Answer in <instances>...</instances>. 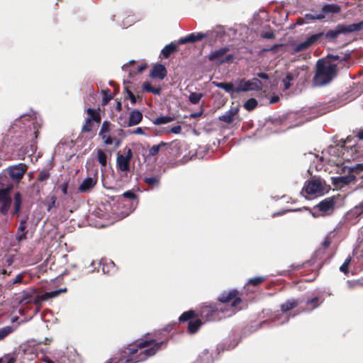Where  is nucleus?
<instances>
[{
	"label": "nucleus",
	"mask_w": 363,
	"mask_h": 363,
	"mask_svg": "<svg viewBox=\"0 0 363 363\" xmlns=\"http://www.w3.org/2000/svg\"><path fill=\"white\" fill-rule=\"evenodd\" d=\"M257 101L255 98H250L243 104V107L248 111L254 110L257 106Z\"/></svg>",
	"instance_id": "obj_38"
},
{
	"label": "nucleus",
	"mask_w": 363,
	"mask_h": 363,
	"mask_svg": "<svg viewBox=\"0 0 363 363\" xmlns=\"http://www.w3.org/2000/svg\"><path fill=\"white\" fill-rule=\"evenodd\" d=\"M104 96L103 98V104H106L108 103L109 101H111L113 98L112 95L110 94V90L107 89L106 91H104Z\"/></svg>",
	"instance_id": "obj_53"
},
{
	"label": "nucleus",
	"mask_w": 363,
	"mask_h": 363,
	"mask_svg": "<svg viewBox=\"0 0 363 363\" xmlns=\"http://www.w3.org/2000/svg\"><path fill=\"white\" fill-rule=\"evenodd\" d=\"M143 89L145 92L152 93L157 95H160L162 92L160 87H153L149 82H145L143 84Z\"/></svg>",
	"instance_id": "obj_30"
},
{
	"label": "nucleus",
	"mask_w": 363,
	"mask_h": 363,
	"mask_svg": "<svg viewBox=\"0 0 363 363\" xmlns=\"http://www.w3.org/2000/svg\"><path fill=\"white\" fill-rule=\"evenodd\" d=\"M249 90H252L250 81V80H247V81L242 80L240 83L239 86L235 88V91L236 93H239L241 91H247Z\"/></svg>",
	"instance_id": "obj_34"
},
{
	"label": "nucleus",
	"mask_w": 363,
	"mask_h": 363,
	"mask_svg": "<svg viewBox=\"0 0 363 363\" xmlns=\"http://www.w3.org/2000/svg\"><path fill=\"white\" fill-rule=\"evenodd\" d=\"M262 38L267 39H272L275 38V35L273 32H266L262 35Z\"/></svg>",
	"instance_id": "obj_59"
},
{
	"label": "nucleus",
	"mask_w": 363,
	"mask_h": 363,
	"mask_svg": "<svg viewBox=\"0 0 363 363\" xmlns=\"http://www.w3.org/2000/svg\"><path fill=\"white\" fill-rule=\"evenodd\" d=\"M23 203L22 195L19 191H17L13 195V208L12 216H19Z\"/></svg>",
	"instance_id": "obj_23"
},
{
	"label": "nucleus",
	"mask_w": 363,
	"mask_h": 363,
	"mask_svg": "<svg viewBox=\"0 0 363 363\" xmlns=\"http://www.w3.org/2000/svg\"><path fill=\"white\" fill-rule=\"evenodd\" d=\"M131 133L137 134V135H143V134H145V132L142 128L138 127L135 130L131 132Z\"/></svg>",
	"instance_id": "obj_61"
},
{
	"label": "nucleus",
	"mask_w": 363,
	"mask_h": 363,
	"mask_svg": "<svg viewBox=\"0 0 363 363\" xmlns=\"http://www.w3.org/2000/svg\"><path fill=\"white\" fill-rule=\"evenodd\" d=\"M167 71L164 65L157 64L152 68L150 72V77L153 79H163L167 76Z\"/></svg>",
	"instance_id": "obj_18"
},
{
	"label": "nucleus",
	"mask_w": 363,
	"mask_h": 363,
	"mask_svg": "<svg viewBox=\"0 0 363 363\" xmlns=\"http://www.w3.org/2000/svg\"><path fill=\"white\" fill-rule=\"evenodd\" d=\"M197 317V314L194 311L190 310L183 313L179 320L180 322H185L189 320L188 323V331L191 334L196 333L202 325V321L200 319L196 318L195 320L192 319Z\"/></svg>",
	"instance_id": "obj_8"
},
{
	"label": "nucleus",
	"mask_w": 363,
	"mask_h": 363,
	"mask_svg": "<svg viewBox=\"0 0 363 363\" xmlns=\"http://www.w3.org/2000/svg\"><path fill=\"white\" fill-rule=\"evenodd\" d=\"M350 173L352 177L353 184L356 189L363 188V164H359L350 168Z\"/></svg>",
	"instance_id": "obj_13"
},
{
	"label": "nucleus",
	"mask_w": 363,
	"mask_h": 363,
	"mask_svg": "<svg viewBox=\"0 0 363 363\" xmlns=\"http://www.w3.org/2000/svg\"><path fill=\"white\" fill-rule=\"evenodd\" d=\"M350 261H351V258L349 257H347L345 261L344 262V263L340 266V270L343 272L344 274H347L349 270H348V267H349V264L350 263Z\"/></svg>",
	"instance_id": "obj_51"
},
{
	"label": "nucleus",
	"mask_w": 363,
	"mask_h": 363,
	"mask_svg": "<svg viewBox=\"0 0 363 363\" xmlns=\"http://www.w3.org/2000/svg\"><path fill=\"white\" fill-rule=\"evenodd\" d=\"M125 155L118 154L116 157V167L123 172H130V163L133 158V152L130 148L125 149Z\"/></svg>",
	"instance_id": "obj_11"
},
{
	"label": "nucleus",
	"mask_w": 363,
	"mask_h": 363,
	"mask_svg": "<svg viewBox=\"0 0 363 363\" xmlns=\"http://www.w3.org/2000/svg\"><path fill=\"white\" fill-rule=\"evenodd\" d=\"M229 50L228 46L220 48L211 51L208 55V59L211 62L218 61L220 65L232 63L234 60V55L233 54H228Z\"/></svg>",
	"instance_id": "obj_5"
},
{
	"label": "nucleus",
	"mask_w": 363,
	"mask_h": 363,
	"mask_svg": "<svg viewBox=\"0 0 363 363\" xmlns=\"http://www.w3.org/2000/svg\"><path fill=\"white\" fill-rule=\"evenodd\" d=\"M111 145H114L115 147H118L121 144V140L116 138V137H112L111 138Z\"/></svg>",
	"instance_id": "obj_56"
},
{
	"label": "nucleus",
	"mask_w": 363,
	"mask_h": 363,
	"mask_svg": "<svg viewBox=\"0 0 363 363\" xmlns=\"http://www.w3.org/2000/svg\"><path fill=\"white\" fill-rule=\"evenodd\" d=\"M93 122H94L93 121H91V119L87 118L86 119V121H85L84 125L82 128V131L83 133H89V132H91L92 130V129H93V127H94Z\"/></svg>",
	"instance_id": "obj_46"
},
{
	"label": "nucleus",
	"mask_w": 363,
	"mask_h": 363,
	"mask_svg": "<svg viewBox=\"0 0 363 363\" xmlns=\"http://www.w3.org/2000/svg\"><path fill=\"white\" fill-rule=\"evenodd\" d=\"M303 191L307 194L313 195L322 192L323 191V186L319 179H312L305 183Z\"/></svg>",
	"instance_id": "obj_14"
},
{
	"label": "nucleus",
	"mask_w": 363,
	"mask_h": 363,
	"mask_svg": "<svg viewBox=\"0 0 363 363\" xmlns=\"http://www.w3.org/2000/svg\"><path fill=\"white\" fill-rule=\"evenodd\" d=\"M112 123L109 121H104L100 128L99 136L101 138L105 145H111Z\"/></svg>",
	"instance_id": "obj_12"
},
{
	"label": "nucleus",
	"mask_w": 363,
	"mask_h": 363,
	"mask_svg": "<svg viewBox=\"0 0 363 363\" xmlns=\"http://www.w3.org/2000/svg\"><path fill=\"white\" fill-rule=\"evenodd\" d=\"M309 48L306 40L298 43V45H295L293 48L292 53H297L303 50H306Z\"/></svg>",
	"instance_id": "obj_44"
},
{
	"label": "nucleus",
	"mask_w": 363,
	"mask_h": 363,
	"mask_svg": "<svg viewBox=\"0 0 363 363\" xmlns=\"http://www.w3.org/2000/svg\"><path fill=\"white\" fill-rule=\"evenodd\" d=\"M350 53L342 54L341 55L333 54L328 55V60H331L332 61L346 62L350 60Z\"/></svg>",
	"instance_id": "obj_33"
},
{
	"label": "nucleus",
	"mask_w": 363,
	"mask_h": 363,
	"mask_svg": "<svg viewBox=\"0 0 363 363\" xmlns=\"http://www.w3.org/2000/svg\"><path fill=\"white\" fill-rule=\"evenodd\" d=\"M33 294H34V293L32 291L30 292L27 291H23V294H22V296L20 300V302L21 303H25V304L31 303L33 301Z\"/></svg>",
	"instance_id": "obj_37"
},
{
	"label": "nucleus",
	"mask_w": 363,
	"mask_h": 363,
	"mask_svg": "<svg viewBox=\"0 0 363 363\" xmlns=\"http://www.w3.org/2000/svg\"><path fill=\"white\" fill-rule=\"evenodd\" d=\"M172 121L173 118L170 116H160L155 119L154 123L156 125H163L167 124Z\"/></svg>",
	"instance_id": "obj_45"
},
{
	"label": "nucleus",
	"mask_w": 363,
	"mask_h": 363,
	"mask_svg": "<svg viewBox=\"0 0 363 363\" xmlns=\"http://www.w3.org/2000/svg\"><path fill=\"white\" fill-rule=\"evenodd\" d=\"M266 280V278L264 277H256L251 278L248 280L247 284L253 286H259Z\"/></svg>",
	"instance_id": "obj_41"
},
{
	"label": "nucleus",
	"mask_w": 363,
	"mask_h": 363,
	"mask_svg": "<svg viewBox=\"0 0 363 363\" xmlns=\"http://www.w3.org/2000/svg\"><path fill=\"white\" fill-rule=\"evenodd\" d=\"M59 188L61 189L62 192L64 195H66L67 194V189H68V183L64 182L62 184L59 186Z\"/></svg>",
	"instance_id": "obj_58"
},
{
	"label": "nucleus",
	"mask_w": 363,
	"mask_h": 363,
	"mask_svg": "<svg viewBox=\"0 0 363 363\" xmlns=\"http://www.w3.org/2000/svg\"><path fill=\"white\" fill-rule=\"evenodd\" d=\"M238 107H231L225 114L220 116L218 119L226 124H231L234 120L235 116L238 113Z\"/></svg>",
	"instance_id": "obj_20"
},
{
	"label": "nucleus",
	"mask_w": 363,
	"mask_h": 363,
	"mask_svg": "<svg viewBox=\"0 0 363 363\" xmlns=\"http://www.w3.org/2000/svg\"><path fill=\"white\" fill-rule=\"evenodd\" d=\"M28 169V166L25 163H18L9 166L6 171L11 180L16 184L21 182Z\"/></svg>",
	"instance_id": "obj_7"
},
{
	"label": "nucleus",
	"mask_w": 363,
	"mask_h": 363,
	"mask_svg": "<svg viewBox=\"0 0 363 363\" xmlns=\"http://www.w3.org/2000/svg\"><path fill=\"white\" fill-rule=\"evenodd\" d=\"M28 220V216H26L20 220L19 226L16 235V238L18 242L26 239L28 233V230H26Z\"/></svg>",
	"instance_id": "obj_17"
},
{
	"label": "nucleus",
	"mask_w": 363,
	"mask_h": 363,
	"mask_svg": "<svg viewBox=\"0 0 363 363\" xmlns=\"http://www.w3.org/2000/svg\"><path fill=\"white\" fill-rule=\"evenodd\" d=\"M226 310L218 304L205 305L201 308L200 316L206 320H214L219 312L224 313Z\"/></svg>",
	"instance_id": "obj_9"
},
{
	"label": "nucleus",
	"mask_w": 363,
	"mask_h": 363,
	"mask_svg": "<svg viewBox=\"0 0 363 363\" xmlns=\"http://www.w3.org/2000/svg\"><path fill=\"white\" fill-rule=\"evenodd\" d=\"M26 272H23L18 274L12 281H9L5 284V288L6 289L11 290L13 288V286L15 284H23V279L26 277Z\"/></svg>",
	"instance_id": "obj_26"
},
{
	"label": "nucleus",
	"mask_w": 363,
	"mask_h": 363,
	"mask_svg": "<svg viewBox=\"0 0 363 363\" xmlns=\"http://www.w3.org/2000/svg\"><path fill=\"white\" fill-rule=\"evenodd\" d=\"M301 303L302 301L298 299H289L281 305L280 308L283 313H287L296 308Z\"/></svg>",
	"instance_id": "obj_24"
},
{
	"label": "nucleus",
	"mask_w": 363,
	"mask_h": 363,
	"mask_svg": "<svg viewBox=\"0 0 363 363\" xmlns=\"http://www.w3.org/2000/svg\"><path fill=\"white\" fill-rule=\"evenodd\" d=\"M335 199L334 197H328L318 203L314 208H317L326 214H330L335 209Z\"/></svg>",
	"instance_id": "obj_15"
},
{
	"label": "nucleus",
	"mask_w": 363,
	"mask_h": 363,
	"mask_svg": "<svg viewBox=\"0 0 363 363\" xmlns=\"http://www.w3.org/2000/svg\"><path fill=\"white\" fill-rule=\"evenodd\" d=\"M301 69L296 68L292 72H288L286 75L285 79H283L284 88L285 90L289 89L291 86V82L298 78L300 74Z\"/></svg>",
	"instance_id": "obj_22"
},
{
	"label": "nucleus",
	"mask_w": 363,
	"mask_h": 363,
	"mask_svg": "<svg viewBox=\"0 0 363 363\" xmlns=\"http://www.w3.org/2000/svg\"><path fill=\"white\" fill-rule=\"evenodd\" d=\"M304 18L307 21H315V20H323V18H325V15L323 13H319V14H316V15H313V14H311V13H306L304 15Z\"/></svg>",
	"instance_id": "obj_48"
},
{
	"label": "nucleus",
	"mask_w": 363,
	"mask_h": 363,
	"mask_svg": "<svg viewBox=\"0 0 363 363\" xmlns=\"http://www.w3.org/2000/svg\"><path fill=\"white\" fill-rule=\"evenodd\" d=\"M150 336L151 335L147 333L144 338L129 345L121 352L120 357L115 363L142 362L155 356L166 347L167 340H158Z\"/></svg>",
	"instance_id": "obj_1"
},
{
	"label": "nucleus",
	"mask_w": 363,
	"mask_h": 363,
	"mask_svg": "<svg viewBox=\"0 0 363 363\" xmlns=\"http://www.w3.org/2000/svg\"><path fill=\"white\" fill-rule=\"evenodd\" d=\"M86 111V113L89 116L88 118L91 119L96 123H101V117L99 113V110L88 108Z\"/></svg>",
	"instance_id": "obj_29"
},
{
	"label": "nucleus",
	"mask_w": 363,
	"mask_h": 363,
	"mask_svg": "<svg viewBox=\"0 0 363 363\" xmlns=\"http://www.w3.org/2000/svg\"><path fill=\"white\" fill-rule=\"evenodd\" d=\"M352 213L355 216H359L363 213V201L353 208Z\"/></svg>",
	"instance_id": "obj_50"
},
{
	"label": "nucleus",
	"mask_w": 363,
	"mask_h": 363,
	"mask_svg": "<svg viewBox=\"0 0 363 363\" xmlns=\"http://www.w3.org/2000/svg\"><path fill=\"white\" fill-rule=\"evenodd\" d=\"M97 183L96 178L86 177L83 180L79 185L78 190L79 192L86 193L89 192L92 188L95 186Z\"/></svg>",
	"instance_id": "obj_21"
},
{
	"label": "nucleus",
	"mask_w": 363,
	"mask_h": 363,
	"mask_svg": "<svg viewBox=\"0 0 363 363\" xmlns=\"http://www.w3.org/2000/svg\"><path fill=\"white\" fill-rule=\"evenodd\" d=\"M126 92L128 94V96L131 103L133 104H135L136 103V101H137L136 96L133 94V92L131 91H130L128 89H126Z\"/></svg>",
	"instance_id": "obj_55"
},
{
	"label": "nucleus",
	"mask_w": 363,
	"mask_h": 363,
	"mask_svg": "<svg viewBox=\"0 0 363 363\" xmlns=\"http://www.w3.org/2000/svg\"><path fill=\"white\" fill-rule=\"evenodd\" d=\"M50 177V174L48 169H43L40 171L38 175L37 181L39 182H43L47 181Z\"/></svg>",
	"instance_id": "obj_43"
},
{
	"label": "nucleus",
	"mask_w": 363,
	"mask_h": 363,
	"mask_svg": "<svg viewBox=\"0 0 363 363\" xmlns=\"http://www.w3.org/2000/svg\"><path fill=\"white\" fill-rule=\"evenodd\" d=\"M335 184L337 185L339 184H343V185H348V184H353L352 182V177L350 173V170H349V172L347 175L341 176L335 178L334 179Z\"/></svg>",
	"instance_id": "obj_27"
},
{
	"label": "nucleus",
	"mask_w": 363,
	"mask_h": 363,
	"mask_svg": "<svg viewBox=\"0 0 363 363\" xmlns=\"http://www.w3.org/2000/svg\"><path fill=\"white\" fill-rule=\"evenodd\" d=\"M215 33V37L218 38L225 35V30L222 27H218L213 31H208L205 33H192L189 35L181 38L178 40L179 44H185L188 43H195L197 41H200L202 39L208 37L211 34Z\"/></svg>",
	"instance_id": "obj_4"
},
{
	"label": "nucleus",
	"mask_w": 363,
	"mask_h": 363,
	"mask_svg": "<svg viewBox=\"0 0 363 363\" xmlns=\"http://www.w3.org/2000/svg\"><path fill=\"white\" fill-rule=\"evenodd\" d=\"M257 76L259 77V78H261L262 79H269V75L266 73H264V72H259L257 74Z\"/></svg>",
	"instance_id": "obj_63"
},
{
	"label": "nucleus",
	"mask_w": 363,
	"mask_h": 363,
	"mask_svg": "<svg viewBox=\"0 0 363 363\" xmlns=\"http://www.w3.org/2000/svg\"><path fill=\"white\" fill-rule=\"evenodd\" d=\"M97 159H98V161L99 162V164L103 166V167H106V164H107V156L105 154V152L101 150V149H98L97 150Z\"/></svg>",
	"instance_id": "obj_39"
},
{
	"label": "nucleus",
	"mask_w": 363,
	"mask_h": 363,
	"mask_svg": "<svg viewBox=\"0 0 363 363\" xmlns=\"http://www.w3.org/2000/svg\"><path fill=\"white\" fill-rule=\"evenodd\" d=\"M143 120V113L135 109L130 113L128 121L123 125L124 126L131 127L139 124Z\"/></svg>",
	"instance_id": "obj_19"
},
{
	"label": "nucleus",
	"mask_w": 363,
	"mask_h": 363,
	"mask_svg": "<svg viewBox=\"0 0 363 363\" xmlns=\"http://www.w3.org/2000/svg\"><path fill=\"white\" fill-rule=\"evenodd\" d=\"M218 301L223 303H231V307H236L241 303L242 299L239 296V292L237 289H231L228 291H223L218 298Z\"/></svg>",
	"instance_id": "obj_10"
},
{
	"label": "nucleus",
	"mask_w": 363,
	"mask_h": 363,
	"mask_svg": "<svg viewBox=\"0 0 363 363\" xmlns=\"http://www.w3.org/2000/svg\"><path fill=\"white\" fill-rule=\"evenodd\" d=\"M202 97L201 93L191 92L189 96V101L193 104H197Z\"/></svg>",
	"instance_id": "obj_42"
},
{
	"label": "nucleus",
	"mask_w": 363,
	"mask_h": 363,
	"mask_svg": "<svg viewBox=\"0 0 363 363\" xmlns=\"http://www.w3.org/2000/svg\"><path fill=\"white\" fill-rule=\"evenodd\" d=\"M363 28V21L350 25L338 24L334 29L329 30L324 33L325 38L332 43H335L340 34H347L356 31H359Z\"/></svg>",
	"instance_id": "obj_3"
},
{
	"label": "nucleus",
	"mask_w": 363,
	"mask_h": 363,
	"mask_svg": "<svg viewBox=\"0 0 363 363\" xmlns=\"http://www.w3.org/2000/svg\"><path fill=\"white\" fill-rule=\"evenodd\" d=\"M144 182L151 186L158 185L160 179L157 177H145Z\"/></svg>",
	"instance_id": "obj_49"
},
{
	"label": "nucleus",
	"mask_w": 363,
	"mask_h": 363,
	"mask_svg": "<svg viewBox=\"0 0 363 363\" xmlns=\"http://www.w3.org/2000/svg\"><path fill=\"white\" fill-rule=\"evenodd\" d=\"M330 243H331V241H330V238H325V239L324 240V241L322 243V246L324 249H326L327 247H328L330 246Z\"/></svg>",
	"instance_id": "obj_60"
},
{
	"label": "nucleus",
	"mask_w": 363,
	"mask_h": 363,
	"mask_svg": "<svg viewBox=\"0 0 363 363\" xmlns=\"http://www.w3.org/2000/svg\"><path fill=\"white\" fill-rule=\"evenodd\" d=\"M337 74V64L320 59L316 63L313 84L315 86H325L331 82Z\"/></svg>",
	"instance_id": "obj_2"
},
{
	"label": "nucleus",
	"mask_w": 363,
	"mask_h": 363,
	"mask_svg": "<svg viewBox=\"0 0 363 363\" xmlns=\"http://www.w3.org/2000/svg\"><path fill=\"white\" fill-rule=\"evenodd\" d=\"M181 130H182V128L180 125H176V126L173 127L171 130V131L173 133H176V134L180 133Z\"/></svg>",
	"instance_id": "obj_62"
},
{
	"label": "nucleus",
	"mask_w": 363,
	"mask_h": 363,
	"mask_svg": "<svg viewBox=\"0 0 363 363\" xmlns=\"http://www.w3.org/2000/svg\"><path fill=\"white\" fill-rule=\"evenodd\" d=\"M215 85L223 90H225L226 92H231L235 91L234 85L233 83H228V82H214Z\"/></svg>",
	"instance_id": "obj_35"
},
{
	"label": "nucleus",
	"mask_w": 363,
	"mask_h": 363,
	"mask_svg": "<svg viewBox=\"0 0 363 363\" xmlns=\"http://www.w3.org/2000/svg\"><path fill=\"white\" fill-rule=\"evenodd\" d=\"M178 49L177 45L171 43L168 45H167L162 50V54L164 58H169L170 55L176 52Z\"/></svg>",
	"instance_id": "obj_28"
},
{
	"label": "nucleus",
	"mask_w": 363,
	"mask_h": 363,
	"mask_svg": "<svg viewBox=\"0 0 363 363\" xmlns=\"http://www.w3.org/2000/svg\"><path fill=\"white\" fill-rule=\"evenodd\" d=\"M252 86V90H261L262 89V82L257 78H253L250 80Z\"/></svg>",
	"instance_id": "obj_47"
},
{
	"label": "nucleus",
	"mask_w": 363,
	"mask_h": 363,
	"mask_svg": "<svg viewBox=\"0 0 363 363\" xmlns=\"http://www.w3.org/2000/svg\"><path fill=\"white\" fill-rule=\"evenodd\" d=\"M322 302L323 301H320L318 297H314L311 299H309L306 301L307 308L304 311H313L317 308Z\"/></svg>",
	"instance_id": "obj_31"
},
{
	"label": "nucleus",
	"mask_w": 363,
	"mask_h": 363,
	"mask_svg": "<svg viewBox=\"0 0 363 363\" xmlns=\"http://www.w3.org/2000/svg\"><path fill=\"white\" fill-rule=\"evenodd\" d=\"M168 145V143H164L163 141L160 142L158 145H155L152 147H151L148 150V156L153 157L157 155L161 148Z\"/></svg>",
	"instance_id": "obj_32"
},
{
	"label": "nucleus",
	"mask_w": 363,
	"mask_h": 363,
	"mask_svg": "<svg viewBox=\"0 0 363 363\" xmlns=\"http://www.w3.org/2000/svg\"><path fill=\"white\" fill-rule=\"evenodd\" d=\"M341 10V8L337 4H327L323 6L321 11L323 14L329 13H338Z\"/></svg>",
	"instance_id": "obj_25"
},
{
	"label": "nucleus",
	"mask_w": 363,
	"mask_h": 363,
	"mask_svg": "<svg viewBox=\"0 0 363 363\" xmlns=\"http://www.w3.org/2000/svg\"><path fill=\"white\" fill-rule=\"evenodd\" d=\"M14 330V328L10 325L0 328V340L12 333Z\"/></svg>",
	"instance_id": "obj_40"
},
{
	"label": "nucleus",
	"mask_w": 363,
	"mask_h": 363,
	"mask_svg": "<svg viewBox=\"0 0 363 363\" xmlns=\"http://www.w3.org/2000/svg\"><path fill=\"white\" fill-rule=\"evenodd\" d=\"M324 35L323 32L315 33L309 36L306 40L309 47L318 43V41Z\"/></svg>",
	"instance_id": "obj_36"
},
{
	"label": "nucleus",
	"mask_w": 363,
	"mask_h": 363,
	"mask_svg": "<svg viewBox=\"0 0 363 363\" xmlns=\"http://www.w3.org/2000/svg\"><path fill=\"white\" fill-rule=\"evenodd\" d=\"M348 287L351 289H354L356 286H359V284L355 281H348L347 282Z\"/></svg>",
	"instance_id": "obj_64"
},
{
	"label": "nucleus",
	"mask_w": 363,
	"mask_h": 363,
	"mask_svg": "<svg viewBox=\"0 0 363 363\" xmlns=\"http://www.w3.org/2000/svg\"><path fill=\"white\" fill-rule=\"evenodd\" d=\"M44 298V296L40 297L39 296H35L34 297L33 296V301L31 303H33L35 305H38L40 303V302L42 301H45V299H43Z\"/></svg>",
	"instance_id": "obj_57"
},
{
	"label": "nucleus",
	"mask_w": 363,
	"mask_h": 363,
	"mask_svg": "<svg viewBox=\"0 0 363 363\" xmlns=\"http://www.w3.org/2000/svg\"><path fill=\"white\" fill-rule=\"evenodd\" d=\"M49 201L48 203L47 206V210L50 211L52 208L55 206L57 197L54 195L50 196L48 197Z\"/></svg>",
	"instance_id": "obj_52"
},
{
	"label": "nucleus",
	"mask_w": 363,
	"mask_h": 363,
	"mask_svg": "<svg viewBox=\"0 0 363 363\" xmlns=\"http://www.w3.org/2000/svg\"><path fill=\"white\" fill-rule=\"evenodd\" d=\"M59 294H60V291H50V292H47L44 295L43 299L54 298V297L57 296Z\"/></svg>",
	"instance_id": "obj_54"
},
{
	"label": "nucleus",
	"mask_w": 363,
	"mask_h": 363,
	"mask_svg": "<svg viewBox=\"0 0 363 363\" xmlns=\"http://www.w3.org/2000/svg\"><path fill=\"white\" fill-rule=\"evenodd\" d=\"M13 187V184H8L6 188L0 189V213L4 216L8 215L12 204L11 192Z\"/></svg>",
	"instance_id": "obj_6"
},
{
	"label": "nucleus",
	"mask_w": 363,
	"mask_h": 363,
	"mask_svg": "<svg viewBox=\"0 0 363 363\" xmlns=\"http://www.w3.org/2000/svg\"><path fill=\"white\" fill-rule=\"evenodd\" d=\"M123 199L127 200L130 206V208L134 210L138 203V196L133 190H128L124 192L121 196H118V201H123Z\"/></svg>",
	"instance_id": "obj_16"
}]
</instances>
